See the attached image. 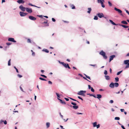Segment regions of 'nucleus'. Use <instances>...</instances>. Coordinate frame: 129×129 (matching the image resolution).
I'll return each mask as SVG.
<instances>
[{"label": "nucleus", "mask_w": 129, "mask_h": 129, "mask_svg": "<svg viewBox=\"0 0 129 129\" xmlns=\"http://www.w3.org/2000/svg\"><path fill=\"white\" fill-rule=\"evenodd\" d=\"M99 54L102 56L105 59H106L107 57L106 55V53L105 52L103 51H102L99 53Z\"/></svg>", "instance_id": "nucleus-1"}, {"label": "nucleus", "mask_w": 129, "mask_h": 129, "mask_svg": "<svg viewBox=\"0 0 129 129\" xmlns=\"http://www.w3.org/2000/svg\"><path fill=\"white\" fill-rule=\"evenodd\" d=\"M86 91L85 90H80L77 93L78 94L81 95L83 96H85V95L84 94L85 93Z\"/></svg>", "instance_id": "nucleus-2"}, {"label": "nucleus", "mask_w": 129, "mask_h": 129, "mask_svg": "<svg viewBox=\"0 0 129 129\" xmlns=\"http://www.w3.org/2000/svg\"><path fill=\"white\" fill-rule=\"evenodd\" d=\"M129 60H127L124 61V63L127 65L125 66V69L129 68Z\"/></svg>", "instance_id": "nucleus-3"}, {"label": "nucleus", "mask_w": 129, "mask_h": 129, "mask_svg": "<svg viewBox=\"0 0 129 129\" xmlns=\"http://www.w3.org/2000/svg\"><path fill=\"white\" fill-rule=\"evenodd\" d=\"M26 12L29 13H31L33 12L32 9L30 8H26Z\"/></svg>", "instance_id": "nucleus-4"}, {"label": "nucleus", "mask_w": 129, "mask_h": 129, "mask_svg": "<svg viewBox=\"0 0 129 129\" xmlns=\"http://www.w3.org/2000/svg\"><path fill=\"white\" fill-rule=\"evenodd\" d=\"M19 8L21 11L23 12H24L25 11L26 9V8L24 7L22 5L20 6Z\"/></svg>", "instance_id": "nucleus-5"}, {"label": "nucleus", "mask_w": 129, "mask_h": 129, "mask_svg": "<svg viewBox=\"0 0 129 129\" xmlns=\"http://www.w3.org/2000/svg\"><path fill=\"white\" fill-rule=\"evenodd\" d=\"M19 14L21 16H24L27 14V13L22 12H20L19 13Z\"/></svg>", "instance_id": "nucleus-6"}, {"label": "nucleus", "mask_w": 129, "mask_h": 129, "mask_svg": "<svg viewBox=\"0 0 129 129\" xmlns=\"http://www.w3.org/2000/svg\"><path fill=\"white\" fill-rule=\"evenodd\" d=\"M8 41L10 42H12L14 43L16 42V41L14 40V39L13 38H8Z\"/></svg>", "instance_id": "nucleus-7"}, {"label": "nucleus", "mask_w": 129, "mask_h": 129, "mask_svg": "<svg viewBox=\"0 0 129 129\" xmlns=\"http://www.w3.org/2000/svg\"><path fill=\"white\" fill-rule=\"evenodd\" d=\"M63 64H62V65L66 68H68L69 69H70V68L69 67V64H66L65 63H64V62H63Z\"/></svg>", "instance_id": "nucleus-8"}, {"label": "nucleus", "mask_w": 129, "mask_h": 129, "mask_svg": "<svg viewBox=\"0 0 129 129\" xmlns=\"http://www.w3.org/2000/svg\"><path fill=\"white\" fill-rule=\"evenodd\" d=\"M97 15L100 18L104 17V15L102 13H99L97 14Z\"/></svg>", "instance_id": "nucleus-9"}, {"label": "nucleus", "mask_w": 129, "mask_h": 129, "mask_svg": "<svg viewBox=\"0 0 129 129\" xmlns=\"http://www.w3.org/2000/svg\"><path fill=\"white\" fill-rule=\"evenodd\" d=\"M28 18L30 20L35 21L36 19V18L35 17L31 16H29Z\"/></svg>", "instance_id": "nucleus-10"}, {"label": "nucleus", "mask_w": 129, "mask_h": 129, "mask_svg": "<svg viewBox=\"0 0 129 129\" xmlns=\"http://www.w3.org/2000/svg\"><path fill=\"white\" fill-rule=\"evenodd\" d=\"M115 55H113L110 57L109 62H110L112 60H113V58L115 57Z\"/></svg>", "instance_id": "nucleus-11"}, {"label": "nucleus", "mask_w": 129, "mask_h": 129, "mask_svg": "<svg viewBox=\"0 0 129 129\" xmlns=\"http://www.w3.org/2000/svg\"><path fill=\"white\" fill-rule=\"evenodd\" d=\"M114 9L116 11L118 12L119 13H121L122 12V11L121 10L118 9L116 7L114 8Z\"/></svg>", "instance_id": "nucleus-12"}, {"label": "nucleus", "mask_w": 129, "mask_h": 129, "mask_svg": "<svg viewBox=\"0 0 129 129\" xmlns=\"http://www.w3.org/2000/svg\"><path fill=\"white\" fill-rule=\"evenodd\" d=\"M114 83L111 82L109 85V87L112 88H114Z\"/></svg>", "instance_id": "nucleus-13"}, {"label": "nucleus", "mask_w": 129, "mask_h": 129, "mask_svg": "<svg viewBox=\"0 0 129 129\" xmlns=\"http://www.w3.org/2000/svg\"><path fill=\"white\" fill-rule=\"evenodd\" d=\"M96 95L97 96H95L96 97L95 98H97L98 99H100L102 97V96L101 94H97Z\"/></svg>", "instance_id": "nucleus-14"}, {"label": "nucleus", "mask_w": 129, "mask_h": 129, "mask_svg": "<svg viewBox=\"0 0 129 129\" xmlns=\"http://www.w3.org/2000/svg\"><path fill=\"white\" fill-rule=\"evenodd\" d=\"M17 2L19 4L24 3L25 2L23 0H18Z\"/></svg>", "instance_id": "nucleus-15"}, {"label": "nucleus", "mask_w": 129, "mask_h": 129, "mask_svg": "<svg viewBox=\"0 0 129 129\" xmlns=\"http://www.w3.org/2000/svg\"><path fill=\"white\" fill-rule=\"evenodd\" d=\"M28 5L29 6H34V7H37V8H40V7H37V6H36L35 5H33L32 4H31V3H28Z\"/></svg>", "instance_id": "nucleus-16"}, {"label": "nucleus", "mask_w": 129, "mask_h": 129, "mask_svg": "<svg viewBox=\"0 0 129 129\" xmlns=\"http://www.w3.org/2000/svg\"><path fill=\"white\" fill-rule=\"evenodd\" d=\"M109 21L113 25H118V24L115 23L113 22V21L112 20H109Z\"/></svg>", "instance_id": "nucleus-17"}, {"label": "nucleus", "mask_w": 129, "mask_h": 129, "mask_svg": "<svg viewBox=\"0 0 129 129\" xmlns=\"http://www.w3.org/2000/svg\"><path fill=\"white\" fill-rule=\"evenodd\" d=\"M119 25L120 26H121L125 28H126L128 27V26L125 25H121L120 24H119Z\"/></svg>", "instance_id": "nucleus-18"}, {"label": "nucleus", "mask_w": 129, "mask_h": 129, "mask_svg": "<svg viewBox=\"0 0 129 129\" xmlns=\"http://www.w3.org/2000/svg\"><path fill=\"white\" fill-rule=\"evenodd\" d=\"M58 99L60 101V102L62 104H66V103L64 102H63L61 100L59 99V98H58Z\"/></svg>", "instance_id": "nucleus-19"}, {"label": "nucleus", "mask_w": 129, "mask_h": 129, "mask_svg": "<svg viewBox=\"0 0 129 129\" xmlns=\"http://www.w3.org/2000/svg\"><path fill=\"white\" fill-rule=\"evenodd\" d=\"M104 2V0H98V3H101V4H102Z\"/></svg>", "instance_id": "nucleus-20"}, {"label": "nucleus", "mask_w": 129, "mask_h": 129, "mask_svg": "<svg viewBox=\"0 0 129 129\" xmlns=\"http://www.w3.org/2000/svg\"><path fill=\"white\" fill-rule=\"evenodd\" d=\"M42 51L45 52H46L48 53L49 52V51L47 49H44L42 50Z\"/></svg>", "instance_id": "nucleus-21"}, {"label": "nucleus", "mask_w": 129, "mask_h": 129, "mask_svg": "<svg viewBox=\"0 0 129 129\" xmlns=\"http://www.w3.org/2000/svg\"><path fill=\"white\" fill-rule=\"evenodd\" d=\"M73 108L75 109H77L78 108V106H72Z\"/></svg>", "instance_id": "nucleus-22"}, {"label": "nucleus", "mask_w": 129, "mask_h": 129, "mask_svg": "<svg viewBox=\"0 0 129 129\" xmlns=\"http://www.w3.org/2000/svg\"><path fill=\"white\" fill-rule=\"evenodd\" d=\"M88 11L87 12L88 13L90 14V12L91 10V8H88Z\"/></svg>", "instance_id": "nucleus-23"}, {"label": "nucleus", "mask_w": 129, "mask_h": 129, "mask_svg": "<svg viewBox=\"0 0 129 129\" xmlns=\"http://www.w3.org/2000/svg\"><path fill=\"white\" fill-rule=\"evenodd\" d=\"M121 23L125 24H128L127 23L126 21L124 20H123L121 21Z\"/></svg>", "instance_id": "nucleus-24"}, {"label": "nucleus", "mask_w": 129, "mask_h": 129, "mask_svg": "<svg viewBox=\"0 0 129 129\" xmlns=\"http://www.w3.org/2000/svg\"><path fill=\"white\" fill-rule=\"evenodd\" d=\"M114 86L116 87H117L119 86V84L117 82L114 83Z\"/></svg>", "instance_id": "nucleus-25"}, {"label": "nucleus", "mask_w": 129, "mask_h": 129, "mask_svg": "<svg viewBox=\"0 0 129 129\" xmlns=\"http://www.w3.org/2000/svg\"><path fill=\"white\" fill-rule=\"evenodd\" d=\"M50 123L49 122H47L46 123V125L47 128H48L50 126Z\"/></svg>", "instance_id": "nucleus-26"}, {"label": "nucleus", "mask_w": 129, "mask_h": 129, "mask_svg": "<svg viewBox=\"0 0 129 129\" xmlns=\"http://www.w3.org/2000/svg\"><path fill=\"white\" fill-rule=\"evenodd\" d=\"M105 77L106 80H108L109 79V77L108 76H105Z\"/></svg>", "instance_id": "nucleus-27"}, {"label": "nucleus", "mask_w": 129, "mask_h": 129, "mask_svg": "<svg viewBox=\"0 0 129 129\" xmlns=\"http://www.w3.org/2000/svg\"><path fill=\"white\" fill-rule=\"evenodd\" d=\"M87 94L88 95H89L90 96H93L94 98H95V96L94 95H93L92 94H90V93H87Z\"/></svg>", "instance_id": "nucleus-28"}, {"label": "nucleus", "mask_w": 129, "mask_h": 129, "mask_svg": "<svg viewBox=\"0 0 129 129\" xmlns=\"http://www.w3.org/2000/svg\"><path fill=\"white\" fill-rule=\"evenodd\" d=\"M119 78L118 77H116L115 78V81L118 82L119 81Z\"/></svg>", "instance_id": "nucleus-29"}, {"label": "nucleus", "mask_w": 129, "mask_h": 129, "mask_svg": "<svg viewBox=\"0 0 129 129\" xmlns=\"http://www.w3.org/2000/svg\"><path fill=\"white\" fill-rule=\"evenodd\" d=\"M93 126L94 127H96V124H97V122H94L93 123Z\"/></svg>", "instance_id": "nucleus-30"}, {"label": "nucleus", "mask_w": 129, "mask_h": 129, "mask_svg": "<svg viewBox=\"0 0 129 129\" xmlns=\"http://www.w3.org/2000/svg\"><path fill=\"white\" fill-rule=\"evenodd\" d=\"M93 19L95 20H97L98 19V17L97 16H94Z\"/></svg>", "instance_id": "nucleus-31"}, {"label": "nucleus", "mask_w": 129, "mask_h": 129, "mask_svg": "<svg viewBox=\"0 0 129 129\" xmlns=\"http://www.w3.org/2000/svg\"><path fill=\"white\" fill-rule=\"evenodd\" d=\"M120 119L119 117H116L115 118V120H119Z\"/></svg>", "instance_id": "nucleus-32"}, {"label": "nucleus", "mask_w": 129, "mask_h": 129, "mask_svg": "<svg viewBox=\"0 0 129 129\" xmlns=\"http://www.w3.org/2000/svg\"><path fill=\"white\" fill-rule=\"evenodd\" d=\"M10 61L11 59H10L8 61V65L9 66H10L11 65Z\"/></svg>", "instance_id": "nucleus-33"}, {"label": "nucleus", "mask_w": 129, "mask_h": 129, "mask_svg": "<svg viewBox=\"0 0 129 129\" xmlns=\"http://www.w3.org/2000/svg\"><path fill=\"white\" fill-rule=\"evenodd\" d=\"M122 71H120L119 72H118L117 74V75H119Z\"/></svg>", "instance_id": "nucleus-34"}, {"label": "nucleus", "mask_w": 129, "mask_h": 129, "mask_svg": "<svg viewBox=\"0 0 129 129\" xmlns=\"http://www.w3.org/2000/svg\"><path fill=\"white\" fill-rule=\"evenodd\" d=\"M39 79L40 80H44V81H46V80L45 79L42 78L41 77H40L39 78Z\"/></svg>", "instance_id": "nucleus-35"}, {"label": "nucleus", "mask_w": 129, "mask_h": 129, "mask_svg": "<svg viewBox=\"0 0 129 129\" xmlns=\"http://www.w3.org/2000/svg\"><path fill=\"white\" fill-rule=\"evenodd\" d=\"M71 7H72V9H74L75 8V7L73 5H71Z\"/></svg>", "instance_id": "nucleus-36"}, {"label": "nucleus", "mask_w": 129, "mask_h": 129, "mask_svg": "<svg viewBox=\"0 0 129 129\" xmlns=\"http://www.w3.org/2000/svg\"><path fill=\"white\" fill-rule=\"evenodd\" d=\"M108 3L109 4V5L110 6H112V4L109 1L108 2Z\"/></svg>", "instance_id": "nucleus-37"}, {"label": "nucleus", "mask_w": 129, "mask_h": 129, "mask_svg": "<svg viewBox=\"0 0 129 129\" xmlns=\"http://www.w3.org/2000/svg\"><path fill=\"white\" fill-rule=\"evenodd\" d=\"M91 91L92 92H94V90L92 87H91Z\"/></svg>", "instance_id": "nucleus-38"}, {"label": "nucleus", "mask_w": 129, "mask_h": 129, "mask_svg": "<svg viewBox=\"0 0 129 129\" xmlns=\"http://www.w3.org/2000/svg\"><path fill=\"white\" fill-rule=\"evenodd\" d=\"M71 104L73 105H74V106H76L77 105L76 104V103L73 102H72L71 103Z\"/></svg>", "instance_id": "nucleus-39"}, {"label": "nucleus", "mask_w": 129, "mask_h": 129, "mask_svg": "<svg viewBox=\"0 0 129 129\" xmlns=\"http://www.w3.org/2000/svg\"><path fill=\"white\" fill-rule=\"evenodd\" d=\"M56 95H57V96L58 97V98H60V95H59V94L58 93H56Z\"/></svg>", "instance_id": "nucleus-40"}, {"label": "nucleus", "mask_w": 129, "mask_h": 129, "mask_svg": "<svg viewBox=\"0 0 129 129\" xmlns=\"http://www.w3.org/2000/svg\"><path fill=\"white\" fill-rule=\"evenodd\" d=\"M27 42L28 43H31V41L30 39H27Z\"/></svg>", "instance_id": "nucleus-41"}, {"label": "nucleus", "mask_w": 129, "mask_h": 129, "mask_svg": "<svg viewBox=\"0 0 129 129\" xmlns=\"http://www.w3.org/2000/svg\"><path fill=\"white\" fill-rule=\"evenodd\" d=\"M104 74L106 75L107 74V72L106 70H105L104 72Z\"/></svg>", "instance_id": "nucleus-42"}, {"label": "nucleus", "mask_w": 129, "mask_h": 129, "mask_svg": "<svg viewBox=\"0 0 129 129\" xmlns=\"http://www.w3.org/2000/svg\"><path fill=\"white\" fill-rule=\"evenodd\" d=\"M14 68L15 69V70H16V72H17V73H18L19 72H18V70L16 68V67L15 66H14Z\"/></svg>", "instance_id": "nucleus-43"}, {"label": "nucleus", "mask_w": 129, "mask_h": 129, "mask_svg": "<svg viewBox=\"0 0 129 129\" xmlns=\"http://www.w3.org/2000/svg\"><path fill=\"white\" fill-rule=\"evenodd\" d=\"M40 76H41L45 78H46L47 77L46 76L44 75H41Z\"/></svg>", "instance_id": "nucleus-44"}, {"label": "nucleus", "mask_w": 129, "mask_h": 129, "mask_svg": "<svg viewBox=\"0 0 129 129\" xmlns=\"http://www.w3.org/2000/svg\"><path fill=\"white\" fill-rule=\"evenodd\" d=\"M17 76L20 78H21L22 77V76L21 75H20L19 74L17 75Z\"/></svg>", "instance_id": "nucleus-45"}, {"label": "nucleus", "mask_w": 129, "mask_h": 129, "mask_svg": "<svg viewBox=\"0 0 129 129\" xmlns=\"http://www.w3.org/2000/svg\"><path fill=\"white\" fill-rule=\"evenodd\" d=\"M113 101L112 100H110L109 101V103L111 104L113 103Z\"/></svg>", "instance_id": "nucleus-46"}, {"label": "nucleus", "mask_w": 129, "mask_h": 129, "mask_svg": "<svg viewBox=\"0 0 129 129\" xmlns=\"http://www.w3.org/2000/svg\"><path fill=\"white\" fill-rule=\"evenodd\" d=\"M6 44L7 45L9 46L11 45V43L9 42L7 43H6Z\"/></svg>", "instance_id": "nucleus-47"}, {"label": "nucleus", "mask_w": 129, "mask_h": 129, "mask_svg": "<svg viewBox=\"0 0 129 129\" xmlns=\"http://www.w3.org/2000/svg\"><path fill=\"white\" fill-rule=\"evenodd\" d=\"M101 4V6H102V7H103V8H104L105 7V5H104V3H103L102 4Z\"/></svg>", "instance_id": "nucleus-48"}, {"label": "nucleus", "mask_w": 129, "mask_h": 129, "mask_svg": "<svg viewBox=\"0 0 129 129\" xmlns=\"http://www.w3.org/2000/svg\"><path fill=\"white\" fill-rule=\"evenodd\" d=\"M59 114L60 116L61 117V118L62 119H63V116L62 115H61L60 112L59 113Z\"/></svg>", "instance_id": "nucleus-49"}, {"label": "nucleus", "mask_w": 129, "mask_h": 129, "mask_svg": "<svg viewBox=\"0 0 129 129\" xmlns=\"http://www.w3.org/2000/svg\"><path fill=\"white\" fill-rule=\"evenodd\" d=\"M48 83L49 84H52V82L50 81H48Z\"/></svg>", "instance_id": "nucleus-50"}, {"label": "nucleus", "mask_w": 129, "mask_h": 129, "mask_svg": "<svg viewBox=\"0 0 129 129\" xmlns=\"http://www.w3.org/2000/svg\"><path fill=\"white\" fill-rule=\"evenodd\" d=\"M121 127L123 129H125V128L123 125L121 124Z\"/></svg>", "instance_id": "nucleus-51"}, {"label": "nucleus", "mask_w": 129, "mask_h": 129, "mask_svg": "<svg viewBox=\"0 0 129 129\" xmlns=\"http://www.w3.org/2000/svg\"><path fill=\"white\" fill-rule=\"evenodd\" d=\"M58 62L60 64H63V62H60L59 60H58Z\"/></svg>", "instance_id": "nucleus-52"}, {"label": "nucleus", "mask_w": 129, "mask_h": 129, "mask_svg": "<svg viewBox=\"0 0 129 129\" xmlns=\"http://www.w3.org/2000/svg\"><path fill=\"white\" fill-rule=\"evenodd\" d=\"M58 62L60 64H63V62H60L59 60H58Z\"/></svg>", "instance_id": "nucleus-53"}, {"label": "nucleus", "mask_w": 129, "mask_h": 129, "mask_svg": "<svg viewBox=\"0 0 129 129\" xmlns=\"http://www.w3.org/2000/svg\"><path fill=\"white\" fill-rule=\"evenodd\" d=\"M3 122H4V123L5 124H7V121H6V120H5V121H3Z\"/></svg>", "instance_id": "nucleus-54"}, {"label": "nucleus", "mask_w": 129, "mask_h": 129, "mask_svg": "<svg viewBox=\"0 0 129 129\" xmlns=\"http://www.w3.org/2000/svg\"><path fill=\"white\" fill-rule=\"evenodd\" d=\"M96 127H97V128H99L100 127V125L98 124V125H97Z\"/></svg>", "instance_id": "nucleus-55"}, {"label": "nucleus", "mask_w": 129, "mask_h": 129, "mask_svg": "<svg viewBox=\"0 0 129 129\" xmlns=\"http://www.w3.org/2000/svg\"><path fill=\"white\" fill-rule=\"evenodd\" d=\"M52 21H53V22H55V19L54 18H52Z\"/></svg>", "instance_id": "nucleus-56"}, {"label": "nucleus", "mask_w": 129, "mask_h": 129, "mask_svg": "<svg viewBox=\"0 0 129 129\" xmlns=\"http://www.w3.org/2000/svg\"><path fill=\"white\" fill-rule=\"evenodd\" d=\"M70 98L71 99V100H73V101H77L76 100L74 99H73V98Z\"/></svg>", "instance_id": "nucleus-57"}, {"label": "nucleus", "mask_w": 129, "mask_h": 129, "mask_svg": "<svg viewBox=\"0 0 129 129\" xmlns=\"http://www.w3.org/2000/svg\"><path fill=\"white\" fill-rule=\"evenodd\" d=\"M91 86L90 85H88V88L89 89H91Z\"/></svg>", "instance_id": "nucleus-58"}, {"label": "nucleus", "mask_w": 129, "mask_h": 129, "mask_svg": "<svg viewBox=\"0 0 129 129\" xmlns=\"http://www.w3.org/2000/svg\"><path fill=\"white\" fill-rule=\"evenodd\" d=\"M20 88L21 89V90L23 92H24V91H23V89L21 87V86H20Z\"/></svg>", "instance_id": "nucleus-59"}, {"label": "nucleus", "mask_w": 129, "mask_h": 129, "mask_svg": "<svg viewBox=\"0 0 129 129\" xmlns=\"http://www.w3.org/2000/svg\"><path fill=\"white\" fill-rule=\"evenodd\" d=\"M64 99L67 101H68L69 100V99L67 98H65Z\"/></svg>", "instance_id": "nucleus-60"}, {"label": "nucleus", "mask_w": 129, "mask_h": 129, "mask_svg": "<svg viewBox=\"0 0 129 129\" xmlns=\"http://www.w3.org/2000/svg\"><path fill=\"white\" fill-rule=\"evenodd\" d=\"M83 78L84 79L87 80V81H88L89 82H91L90 81H89L85 77H83Z\"/></svg>", "instance_id": "nucleus-61"}, {"label": "nucleus", "mask_w": 129, "mask_h": 129, "mask_svg": "<svg viewBox=\"0 0 129 129\" xmlns=\"http://www.w3.org/2000/svg\"><path fill=\"white\" fill-rule=\"evenodd\" d=\"M120 110L121 112H124V110L123 109H121Z\"/></svg>", "instance_id": "nucleus-62"}, {"label": "nucleus", "mask_w": 129, "mask_h": 129, "mask_svg": "<svg viewBox=\"0 0 129 129\" xmlns=\"http://www.w3.org/2000/svg\"><path fill=\"white\" fill-rule=\"evenodd\" d=\"M89 65L90 66H92L94 67H95L96 66V64L93 65L91 64H90Z\"/></svg>", "instance_id": "nucleus-63"}, {"label": "nucleus", "mask_w": 129, "mask_h": 129, "mask_svg": "<svg viewBox=\"0 0 129 129\" xmlns=\"http://www.w3.org/2000/svg\"><path fill=\"white\" fill-rule=\"evenodd\" d=\"M32 55L33 56H34L35 55V52H33V53H32Z\"/></svg>", "instance_id": "nucleus-64"}]
</instances>
